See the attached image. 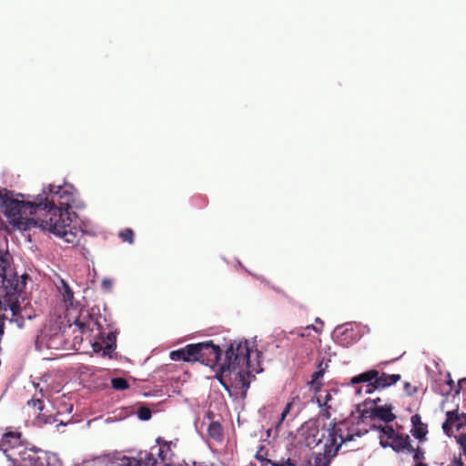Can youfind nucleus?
Returning <instances> with one entry per match:
<instances>
[{"label": "nucleus", "instance_id": "cd10ccee", "mask_svg": "<svg viewBox=\"0 0 466 466\" xmlns=\"http://www.w3.org/2000/svg\"><path fill=\"white\" fill-rule=\"evenodd\" d=\"M293 406V403L290 401V402H288L284 408V410H282L281 414H280V417H279V422L277 424V428H279L281 423L283 422V420L286 419V417L288 416V414L289 413L291 408Z\"/></svg>", "mask_w": 466, "mask_h": 466}, {"label": "nucleus", "instance_id": "72a5a7b5", "mask_svg": "<svg viewBox=\"0 0 466 466\" xmlns=\"http://www.w3.org/2000/svg\"><path fill=\"white\" fill-rule=\"evenodd\" d=\"M414 454H413V460L415 461H421L423 459H424V452L420 451V450H417L414 451H412Z\"/></svg>", "mask_w": 466, "mask_h": 466}, {"label": "nucleus", "instance_id": "1a4fd4ad", "mask_svg": "<svg viewBox=\"0 0 466 466\" xmlns=\"http://www.w3.org/2000/svg\"><path fill=\"white\" fill-rule=\"evenodd\" d=\"M21 437L20 431L12 430H6L2 435L0 450L3 451L9 461L15 456L19 455L20 451L18 448H25L28 444V442L23 441Z\"/></svg>", "mask_w": 466, "mask_h": 466}, {"label": "nucleus", "instance_id": "4c0bfd02", "mask_svg": "<svg viewBox=\"0 0 466 466\" xmlns=\"http://www.w3.org/2000/svg\"><path fill=\"white\" fill-rule=\"evenodd\" d=\"M415 466H427V465L425 463H422L421 461H418V463H416Z\"/></svg>", "mask_w": 466, "mask_h": 466}, {"label": "nucleus", "instance_id": "39448f33", "mask_svg": "<svg viewBox=\"0 0 466 466\" xmlns=\"http://www.w3.org/2000/svg\"><path fill=\"white\" fill-rule=\"evenodd\" d=\"M18 450L19 455L12 459V466H60L55 455L35 448L30 443Z\"/></svg>", "mask_w": 466, "mask_h": 466}, {"label": "nucleus", "instance_id": "dca6fc26", "mask_svg": "<svg viewBox=\"0 0 466 466\" xmlns=\"http://www.w3.org/2000/svg\"><path fill=\"white\" fill-rule=\"evenodd\" d=\"M75 325L79 328L81 332L86 330H94L96 328L99 335H102L103 327L98 319H95L92 314L87 313L86 317L82 314L75 320Z\"/></svg>", "mask_w": 466, "mask_h": 466}, {"label": "nucleus", "instance_id": "9d476101", "mask_svg": "<svg viewBox=\"0 0 466 466\" xmlns=\"http://www.w3.org/2000/svg\"><path fill=\"white\" fill-rule=\"evenodd\" d=\"M380 401V398L373 400L371 403L374 407L366 408L368 402H364L365 408L361 410L360 414L363 419H379L380 420L389 423L396 419V415L392 412L391 405L379 406L378 403Z\"/></svg>", "mask_w": 466, "mask_h": 466}, {"label": "nucleus", "instance_id": "f8f14e48", "mask_svg": "<svg viewBox=\"0 0 466 466\" xmlns=\"http://www.w3.org/2000/svg\"><path fill=\"white\" fill-rule=\"evenodd\" d=\"M44 393L43 390H40L39 393H35L28 401L27 405L35 410V414L36 415V421L38 424H47L58 422L56 427L59 425H66L62 420H59L56 416H46L43 413L44 410Z\"/></svg>", "mask_w": 466, "mask_h": 466}, {"label": "nucleus", "instance_id": "f03ea898", "mask_svg": "<svg viewBox=\"0 0 466 466\" xmlns=\"http://www.w3.org/2000/svg\"><path fill=\"white\" fill-rule=\"evenodd\" d=\"M249 358L250 350L247 340L230 342L225 351V360L217 375L226 390L230 391V388H233L239 390L243 398L249 388Z\"/></svg>", "mask_w": 466, "mask_h": 466}, {"label": "nucleus", "instance_id": "79ce46f5", "mask_svg": "<svg viewBox=\"0 0 466 466\" xmlns=\"http://www.w3.org/2000/svg\"><path fill=\"white\" fill-rule=\"evenodd\" d=\"M409 385H410V384L407 382V383L405 384V387H406V388H409Z\"/></svg>", "mask_w": 466, "mask_h": 466}, {"label": "nucleus", "instance_id": "58836bf2", "mask_svg": "<svg viewBox=\"0 0 466 466\" xmlns=\"http://www.w3.org/2000/svg\"><path fill=\"white\" fill-rule=\"evenodd\" d=\"M193 465H194V466H207V465H203V464H202V463H200V462H196V461L193 463Z\"/></svg>", "mask_w": 466, "mask_h": 466}, {"label": "nucleus", "instance_id": "9b49d317", "mask_svg": "<svg viewBox=\"0 0 466 466\" xmlns=\"http://www.w3.org/2000/svg\"><path fill=\"white\" fill-rule=\"evenodd\" d=\"M155 454V451L150 449V451H140L137 459L127 456L116 457L110 461L109 466H155L157 464Z\"/></svg>", "mask_w": 466, "mask_h": 466}, {"label": "nucleus", "instance_id": "b1692460", "mask_svg": "<svg viewBox=\"0 0 466 466\" xmlns=\"http://www.w3.org/2000/svg\"><path fill=\"white\" fill-rule=\"evenodd\" d=\"M332 392L337 394L338 390H332L331 391H327L325 396L323 397V403H321V400H320V398H322V396L319 395V397H318V402L319 403L320 406L323 405L327 409H331L332 408V405L330 404V402L332 400Z\"/></svg>", "mask_w": 466, "mask_h": 466}, {"label": "nucleus", "instance_id": "6e6552de", "mask_svg": "<svg viewBox=\"0 0 466 466\" xmlns=\"http://www.w3.org/2000/svg\"><path fill=\"white\" fill-rule=\"evenodd\" d=\"M374 380V383L377 384L375 387H379L380 390L394 385L399 380H400V374H388L385 372L380 373L377 370H369L365 372H362L359 375H356L351 378L350 383L351 385H356L364 381H371Z\"/></svg>", "mask_w": 466, "mask_h": 466}, {"label": "nucleus", "instance_id": "0eeeda50", "mask_svg": "<svg viewBox=\"0 0 466 466\" xmlns=\"http://www.w3.org/2000/svg\"><path fill=\"white\" fill-rule=\"evenodd\" d=\"M329 439L328 443H330L331 440L335 441V446H341L342 443L354 440V437H360L363 433L359 429V423H354L350 420L339 421L335 423L331 429H328Z\"/></svg>", "mask_w": 466, "mask_h": 466}, {"label": "nucleus", "instance_id": "f257e3e1", "mask_svg": "<svg viewBox=\"0 0 466 466\" xmlns=\"http://www.w3.org/2000/svg\"><path fill=\"white\" fill-rule=\"evenodd\" d=\"M36 226L48 230L68 244H77L82 230L72 225L71 212L75 196L71 187L49 185L48 192L37 196Z\"/></svg>", "mask_w": 466, "mask_h": 466}, {"label": "nucleus", "instance_id": "ddd939ff", "mask_svg": "<svg viewBox=\"0 0 466 466\" xmlns=\"http://www.w3.org/2000/svg\"><path fill=\"white\" fill-rule=\"evenodd\" d=\"M465 425L466 413L459 414L458 410H449L446 412V420L442 424V430L447 436H451L453 427L460 431Z\"/></svg>", "mask_w": 466, "mask_h": 466}, {"label": "nucleus", "instance_id": "7ed1b4c3", "mask_svg": "<svg viewBox=\"0 0 466 466\" xmlns=\"http://www.w3.org/2000/svg\"><path fill=\"white\" fill-rule=\"evenodd\" d=\"M9 261L5 254L0 252V323L1 330L4 329V320L7 319L5 313L11 312L10 322H15L18 328L24 326V317L20 314V306L17 298L15 297V292L19 289L18 280L8 279L5 275ZM3 331L0 332V336Z\"/></svg>", "mask_w": 466, "mask_h": 466}, {"label": "nucleus", "instance_id": "20e7f679", "mask_svg": "<svg viewBox=\"0 0 466 466\" xmlns=\"http://www.w3.org/2000/svg\"><path fill=\"white\" fill-rule=\"evenodd\" d=\"M37 198L34 201H23L14 198L13 191L0 189V208L11 223L24 224V220L31 221L36 226L38 217Z\"/></svg>", "mask_w": 466, "mask_h": 466}, {"label": "nucleus", "instance_id": "423d86ee", "mask_svg": "<svg viewBox=\"0 0 466 466\" xmlns=\"http://www.w3.org/2000/svg\"><path fill=\"white\" fill-rule=\"evenodd\" d=\"M194 360L198 361L206 366L214 368L221 360L222 350L218 345L214 344L211 340L193 343Z\"/></svg>", "mask_w": 466, "mask_h": 466}, {"label": "nucleus", "instance_id": "4be33fe9", "mask_svg": "<svg viewBox=\"0 0 466 466\" xmlns=\"http://www.w3.org/2000/svg\"><path fill=\"white\" fill-rule=\"evenodd\" d=\"M208 435L217 442L223 441V428L218 421H212L208 427Z\"/></svg>", "mask_w": 466, "mask_h": 466}, {"label": "nucleus", "instance_id": "c85d7f7f", "mask_svg": "<svg viewBox=\"0 0 466 466\" xmlns=\"http://www.w3.org/2000/svg\"><path fill=\"white\" fill-rule=\"evenodd\" d=\"M63 296H64L65 301H67L70 304H72V300L74 299V292L72 291V289H70V287L66 283H64V293H63Z\"/></svg>", "mask_w": 466, "mask_h": 466}, {"label": "nucleus", "instance_id": "ea45409f", "mask_svg": "<svg viewBox=\"0 0 466 466\" xmlns=\"http://www.w3.org/2000/svg\"><path fill=\"white\" fill-rule=\"evenodd\" d=\"M460 390H461V387H460V386H458V387H457V389H456V390H455V393H456V394H459V393H460Z\"/></svg>", "mask_w": 466, "mask_h": 466}, {"label": "nucleus", "instance_id": "a878e982", "mask_svg": "<svg viewBox=\"0 0 466 466\" xmlns=\"http://www.w3.org/2000/svg\"><path fill=\"white\" fill-rule=\"evenodd\" d=\"M137 414L141 420H148L152 416L151 410L147 407H140Z\"/></svg>", "mask_w": 466, "mask_h": 466}, {"label": "nucleus", "instance_id": "6ab92c4d", "mask_svg": "<svg viewBox=\"0 0 466 466\" xmlns=\"http://www.w3.org/2000/svg\"><path fill=\"white\" fill-rule=\"evenodd\" d=\"M410 421L412 424V435L418 440L423 439L428 433L427 424L421 421L420 416L419 414L413 415L410 419Z\"/></svg>", "mask_w": 466, "mask_h": 466}, {"label": "nucleus", "instance_id": "f3484780", "mask_svg": "<svg viewBox=\"0 0 466 466\" xmlns=\"http://www.w3.org/2000/svg\"><path fill=\"white\" fill-rule=\"evenodd\" d=\"M193 348V344H188L184 348L170 352L169 357L174 361H187L193 362L194 360V350H189Z\"/></svg>", "mask_w": 466, "mask_h": 466}, {"label": "nucleus", "instance_id": "c9c22d12", "mask_svg": "<svg viewBox=\"0 0 466 466\" xmlns=\"http://www.w3.org/2000/svg\"><path fill=\"white\" fill-rule=\"evenodd\" d=\"M453 466H463V462L461 459H454Z\"/></svg>", "mask_w": 466, "mask_h": 466}, {"label": "nucleus", "instance_id": "412c9836", "mask_svg": "<svg viewBox=\"0 0 466 466\" xmlns=\"http://www.w3.org/2000/svg\"><path fill=\"white\" fill-rule=\"evenodd\" d=\"M323 431H319L318 428L310 429L306 435V445L309 448L318 446L324 437Z\"/></svg>", "mask_w": 466, "mask_h": 466}, {"label": "nucleus", "instance_id": "bb28decb", "mask_svg": "<svg viewBox=\"0 0 466 466\" xmlns=\"http://www.w3.org/2000/svg\"><path fill=\"white\" fill-rule=\"evenodd\" d=\"M119 237L123 241H127L130 244L134 242V232L131 228H126L119 233Z\"/></svg>", "mask_w": 466, "mask_h": 466}, {"label": "nucleus", "instance_id": "2eb2a0df", "mask_svg": "<svg viewBox=\"0 0 466 466\" xmlns=\"http://www.w3.org/2000/svg\"><path fill=\"white\" fill-rule=\"evenodd\" d=\"M335 446V441L331 440L330 443H328L327 441L324 444V452L323 453H317L314 457V466H329L330 463V460L336 456L339 445Z\"/></svg>", "mask_w": 466, "mask_h": 466}, {"label": "nucleus", "instance_id": "2f4dec72", "mask_svg": "<svg viewBox=\"0 0 466 466\" xmlns=\"http://www.w3.org/2000/svg\"><path fill=\"white\" fill-rule=\"evenodd\" d=\"M315 321L317 323V326L311 325V326H308L306 329H312L317 333H320L322 331V329H323V326H324V322L319 318H317Z\"/></svg>", "mask_w": 466, "mask_h": 466}, {"label": "nucleus", "instance_id": "5701e85b", "mask_svg": "<svg viewBox=\"0 0 466 466\" xmlns=\"http://www.w3.org/2000/svg\"><path fill=\"white\" fill-rule=\"evenodd\" d=\"M112 388L117 390H123L129 388L128 381L124 378H113L111 380Z\"/></svg>", "mask_w": 466, "mask_h": 466}, {"label": "nucleus", "instance_id": "aec40b11", "mask_svg": "<svg viewBox=\"0 0 466 466\" xmlns=\"http://www.w3.org/2000/svg\"><path fill=\"white\" fill-rule=\"evenodd\" d=\"M156 445L151 447V450L155 451V453L159 457V459L163 462H167L169 461L168 453L170 452V443L163 441L161 444L160 438L157 439Z\"/></svg>", "mask_w": 466, "mask_h": 466}, {"label": "nucleus", "instance_id": "7c9ffc66", "mask_svg": "<svg viewBox=\"0 0 466 466\" xmlns=\"http://www.w3.org/2000/svg\"><path fill=\"white\" fill-rule=\"evenodd\" d=\"M261 466H296L293 464L290 460L289 459L285 463L278 464L275 462H272L270 460H264L262 461Z\"/></svg>", "mask_w": 466, "mask_h": 466}, {"label": "nucleus", "instance_id": "393cba45", "mask_svg": "<svg viewBox=\"0 0 466 466\" xmlns=\"http://www.w3.org/2000/svg\"><path fill=\"white\" fill-rule=\"evenodd\" d=\"M379 429L383 433V435L387 437L385 441H390L398 434V432L391 426L389 425L380 426L379 427Z\"/></svg>", "mask_w": 466, "mask_h": 466}, {"label": "nucleus", "instance_id": "f704fd0d", "mask_svg": "<svg viewBox=\"0 0 466 466\" xmlns=\"http://www.w3.org/2000/svg\"><path fill=\"white\" fill-rule=\"evenodd\" d=\"M102 287L106 289H110L112 287V282L109 279H103L102 281Z\"/></svg>", "mask_w": 466, "mask_h": 466}, {"label": "nucleus", "instance_id": "c756f323", "mask_svg": "<svg viewBox=\"0 0 466 466\" xmlns=\"http://www.w3.org/2000/svg\"><path fill=\"white\" fill-rule=\"evenodd\" d=\"M106 339L109 341V343L106 345V349L107 350H114L116 348V334L114 332H109L106 335Z\"/></svg>", "mask_w": 466, "mask_h": 466}, {"label": "nucleus", "instance_id": "e433bc0d", "mask_svg": "<svg viewBox=\"0 0 466 466\" xmlns=\"http://www.w3.org/2000/svg\"><path fill=\"white\" fill-rule=\"evenodd\" d=\"M447 384H448V385H449V387H450L449 391L447 392V394H448V393L451 390V389H452V386H453V380L450 379V380L447 381Z\"/></svg>", "mask_w": 466, "mask_h": 466}, {"label": "nucleus", "instance_id": "a211bd4d", "mask_svg": "<svg viewBox=\"0 0 466 466\" xmlns=\"http://www.w3.org/2000/svg\"><path fill=\"white\" fill-rule=\"evenodd\" d=\"M327 368L328 362H324L323 360H321L318 364V370L311 375V380L309 382V384L312 389H314L316 392L320 390V388L322 386V378L326 372Z\"/></svg>", "mask_w": 466, "mask_h": 466}, {"label": "nucleus", "instance_id": "a19ab883", "mask_svg": "<svg viewBox=\"0 0 466 466\" xmlns=\"http://www.w3.org/2000/svg\"><path fill=\"white\" fill-rule=\"evenodd\" d=\"M208 418H209V419H211V418L213 417V413H212V412H209V413L208 414Z\"/></svg>", "mask_w": 466, "mask_h": 466}, {"label": "nucleus", "instance_id": "473e14b6", "mask_svg": "<svg viewBox=\"0 0 466 466\" xmlns=\"http://www.w3.org/2000/svg\"><path fill=\"white\" fill-rule=\"evenodd\" d=\"M363 383H367V385L365 386L366 393H372L375 390H380L379 387H375L377 384L374 383V380L364 381Z\"/></svg>", "mask_w": 466, "mask_h": 466}, {"label": "nucleus", "instance_id": "4468645a", "mask_svg": "<svg viewBox=\"0 0 466 466\" xmlns=\"http://www.w3.org/2000/svg\"><path fill=\"white\" fill-rule=\"evenodd\" d=\"M380 444L383 448L390 447L394 451L400 452L403 451H408L409 452L414 451V448L410 443V437L407 434H398L389 441H384L380 436Z\"/></svg>", "mask_w": 466, "mask_h": 466}]
</instances>
